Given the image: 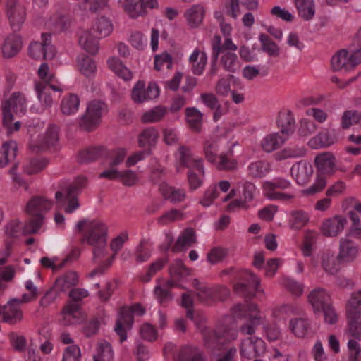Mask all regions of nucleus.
<instances>
[{
    "mask_svg": "<svg viewBox=\"0 0 361 361\" xmlns=\"http://www.w3.org/2000/svg\"><path fill=\"white\" fill-rule=\"evenodd\" d=\"M18 152V145L14 140L4 142L0 147V168H4L9 164H13L10 173H13L19 165L16 161Z\"/></svg>",
    "mask_w": 361,
    "mask_h": 361,
    "instance_id": "0eeeda50",
    "label": "nucleus"
},
{
    "mask_svg": "<svg viewBox=\"0 0 361 361\" xmlns=\"http://www.w3.org/2000/svg\"><path fill=\"white\" fill-rule=\"evenodd\" d=\"M288 138L279 133L267 135L262 141L261 146L267 152L279 149Z\"/></svg>",
    "mask_w": 361,
    "mask_h": 361,
    "instance_id": "4be33fe9",
    "label": "nucleus"
},
{
    "mask_svg": "<svg viewBox=\"0 0 361 361\" xmlns=\"http://www.w3.org/2000/svg\"><path fill=\"white\" fill-rule=\"evenodd\" d=\"M6 13L13 32L20 30L26 17L25 6L18 0L6 1Z\"/></svg>",
    "mask_w": 361,
    "mask_h": 361,
    "instance_id": "20e7f679",
    "label": "nucleus"
},
{
    "mask_svg": "<svg viewBox=\"0 0 361 361\" xmlns=\"http://www.w3.org/2000/svg\"><path fill=\"white\" fill-rule=\"evenodd\" d=\"M169 259L166 258H160L157 259L154 262L152 263L147 272L145 276L142 278L143 282H148L150 281L152 276H154L158 271L161 270L164 265L168 262Z\"/></svg>",
    "mask_w": 361,
    "mask_h": 361,
    "instance_id": "6e6d98bb",
    "label": "nucleus"
},
{
    "mask_svg": "<svg viewBox=\"0 0 361 361\" xmlns=\"http://www.w3.org/2000/svg\"><path fill=\"white\" fill-rule=\"evenodd\" d=\"M106 154V149L102 146L90 147L79 152L78 161L80 164H87L94 161Z\"/></svg>",
    "mask_w": 361,
    "mask_h": 361,
    "instance_id": "412c9836",
    "label": "nucleus"
},
{
    "mask_svg": "<svg viewBox=\"0 0 361 361\" xmlns=\"http://www.w3.org/2000/svg\"><path fill=\"white\" fill-rule=\"evenodd\" d=\"M361 121V112L357 110L345 111L341 116V127L343 129L349 128L353 124Z\"/></svg>",
    "mask_w": 361,
    "mask_h": 361,
    "instance_id": "49530a36",
    "label": "nucleus"
},
{
    "mask_svg": "<svg viewBox=\"0 0 361 361\" xmlns=\"http://www.w3.org/2000/svg\"><path fill=\"white\" fill-rule=\"evenodd\" d=\"M228 255V250L225 248L216 247L212 248L207 255L209 263L214 264L222 262Z\"/></svg>",
    "mask_w": 361,
    "mask_h": 361,
    "instance_id": "603ef678",
    "label": "nucleus"
},
{
    "mask_svg": "<svg viewBox=\"0 0 361 361\" xmlns=\"http://www.w3.org/2000/svg\"><path fill=\"white\" fill-rule=\"evenodd\" d=\"M180 151L181 165L188 168L189 170H193V169H195L202 175V176H204L205 171L202 164V159H194L192 157L190 150L184 146L180 147Z\"/></svg>",
    "mask_w": 361,
    "mask_h": 361,
    "instance_id": "2eb2a0df",
    "label": "nucleus"
},
{
    "mask_svg": "<svg viewBox=\"0 0 361 361\" xmlns=\"http://www.w3.org/2000/svg\"><path fill=\"white\" fill-rule=\"evenodd\" d=\"M107 2L108 0H84V9L92 13L99 12L106 6Z\"/></svg>",
    "mask_w": 361,
    "mask_h": 361,
    "instance_id": "680f3d73",
    "label": "nucleus"
},
{
    "mask_svg": "<svg viewBox=\"0 0 361 361\" xmlns=\"http://www.w3.org/2000/svg\"><path fill=\"white\" fill-rule=\"evenodd\" d=\"M17 298L10 300L6 305H4L3 321L11 324H15L23 319V312L19 307Z\"/></svg>",
    "mask_w": 361,
    "mask_h": 361,
    "instance_id": "9b49d317",
    "label": "nucleus"
},
{
    "mask_svg": "<svg viewBox=\"0 0 361 361\" xmlns=\"http://www.w3.org/2000/svg\"><path fill=\"white\" fill-rule=\"evenodd\" d=\"M289 328L296 336L304 338L310 329V322L305 318H294L290 320Z\"/></svg>",
    "mask_w": 361,
    "mask_h": 361,
    "instance_id": "c85d7f7f",
    "label": "nucleus"
},
{
    "mask_svg": "<svg viewBox=\"0 0 361 361\" xmlns=\"http://www.w3.org/2000/svg\"><path fill=\"white\" fill-rule=\"evenodd\" d=\"M178 361H204L195 347L185 346L180 350Z\"/></svg>",
    "mask_w": 361,
    "mask_h": 361,
    "instance_id": "09e8293b",
    "label": "nucleus"
},
{
    "mask_svg": "<svg viewBox=\"0 0 361 361\" xmlns=\"http://www.w3.org/2000/svg\"><path fill=\"white\" fill-rule=\"evenodd\" d=\"M106 110V105L105 103L99 100L90 102L85 113L80 119V126L85 130L91 131L94 130L100 123L102 114Z\"/></svg>",
    "mask_w": 361,
    "mask_h": 361,
    "instance_id": "7ed1b4c3",
    "label": "nucleus"
},
{
    "mask_svg": "<svg viewBox=\"0 0 361 361\" xmlns=\"http://www.w3.org/2000/svg\"><path fill=\"white\" fill-rule=\"evenodd\" d=\"M52 206L53 202L44 197H32L26 204L25 212L28 219L23 227V234L27 235L37 233L43 224L44 214Z\"/></svg>",
    "mask_w": 361,
    "mask_h": 361,
    "instance_id": "f257e3e1",
    "label": "nucleus"
},
{
    "mask_svg": "<svg viewBox=\"0 0 361 361\" xmlns=\"http://www.w3.org/2000/svg\"><path fill=\"white\" fill-rule=\"evenodd\" d=\"M158 137L159 133L154 127L145 128L139 135V146L141 147L147 145L152 146L155 145Z\"/></svg>",
    "mask_w": 361,
    "mask_h": 361,
    "instance_id": "c9c22d12",
    "label": "nucleus"
},
{
    "mask_svg": "<svg viewBox=\"0 0 361 361\" xmlns=\"http://www.w3.org/2000/svg\"><path fill=\"white\" fill-rule=\"evenodd\" d=\"M347 224V219L341 216H335L322 224V232L326 236L334 237L340 233Z\"/></svg>",
    "mask_w": 361,
    "mask_h": 361,
    "instance_id": "f8f14e48",
    "label": "nucleus"
},
{
    "mask_svg": "<svg viewBox=\"0 0 361 361\" xmlns=\"http://www.w3.org/2000/svg\"><path fill=\"white\" fill-rule=\"evenodd\" d=\"M145 243V240H142L135 251V260L138 263L147 261L151 256V252L144 247Z\"/></svg>",
    "mask_w": 361,
    "mask_h": 361,
    "instance_id": "69168bd1",
    "label": "nucleus"
},
{
    "mask_svg": "<svg viewBox=\"0 0 361 361\" xmlns=\"http://www.w3.org/2000/svg\"><path fill=\"white\" fill-rule=\"evenodd\" d=\"M113 26L111 21L104 17L97 19L92 27V30L97 33L98 38L108 36L111 32Z\"/></svg>",
    "mask_w": 361,
    "mask_h": 361,
    "instance_id": "a19ab883",
    "label": "nucleus"
},
{
    "mask_svg": "<svg viewBox=\"0 0 361 361\" xmlns=\"http://www.w3.org/2000/svg\"><path fill=\"white\" fill-rule=\"evenodd\" d=\"M306 151L307 149L304 146H288L275 154L276 159L281 161L287 159L302 157L305 155Z\"/></svg>",
    "mask_w": 361,
    "mask_h": 361,
    "instance_id": "cd10ccee",
    "label": "nucleus"
},
{
    "mask_svg": "<svg viewBox=\"0 0 361 361\" xmlns=\"http://www.w3.org/2000/svg\"><path fill=\"white\" fill-rule=\"evenodd\" d=\"M3 105L11 110L13 109L16 113L23 112L26 109V99L22 93L13 92Z\"/></svg>",
    "mask_w": 361,
    "mask_h": 361,
    "instance_id": "2f4dec72",
    "label": "nucleus"
},
{
    "mask_svg": "<svg viewBox=\"0 0 361 361\" xmlns=\"http://www.w3.org/2000/svg\"><path fill=\"white\" fill-rule=\"evenodd\" d=\"M212 305L217 302L225 301L230 295V290L225 286H216L211 288Z\"/></svg>",
    "mask_w": 361,
    "mask_h": 361,
    "instance_id": "3c124183",
    "label": "nucleus"
},
{
    "mask_svg": "<svg viewBox=\"0 0 361 361\" xmlns=\"http://www.w3.org/2000/svg\"><path fill=\"white\" fill-rule=\"evenodd\" d=\"M185 115L190 128L194 132H200L203 114L197 109L189 107L185 109Z\"/></svg>",
    "mask_w": 361,
    "mask_h": 361,
    "instance_id": "7c9ffc66",
    "label": "nucleus"
},
{
    "mask_svg": "<svg viewBox=\"0 0 361 361\" xmlns=\"http://www.w3.org/2000/svg\"><path fill=\"white\" fill-rule=\"evenodd\" d=\"M249 174L253 178H262L266 173V164L262 161L252 163L248 167Z\"/></svg>",
    "mask_w": 361,
    "mask_h": 361,
    "instance_id": "0e129e2a",
    "label": "nucleus"
},
{
    "mask_svg": "<svg viewBox=\"0 0 361 361\" xmlns=\"http://www.w3.org/2000/svg\"><path fill=\"white\" fill-rule=\"evenodd\" d=\"M88 185V178L84 175H79L76 176L73 182L69 185L66 189V195H79L82 190L86 188Z\"/></svg>",
    "mask_w": 361,
    "mask_h": 361,
    "instance_id": "473e14b6",
    "label": "nucleus"
},
{
    "mask_svg": "<svg viewBox=\"0 0 361 361\" xmlns=\"http://www.w3.org/2000/svg\"><path fill=\"white\" fill-rule=\"evenodd\" d=\"M79 279L77 272L70 271L64 275L59 277L55 282V288L60 292H65L66 290L78 284Z\"/></svg>",
    "mask_w": 361,
    "mask_h": 361,
    "instance_id": "393cba45",
    "label": "nucleus"
},
{
    "mask_svg": "<svg viewBox=\"0 0 361 361\" xmlns=\"http://www.w3.org/2000/svg\"><path fill=\"white\" fill-rule=\"evenodd\" d=\"M22 48V40L20 35H11L7 37L2 47V53L5 58L15 56Z\"/></svg>",
    "mask_w": 361,
    "mask_h": 361,
    "instance_id": "a211bd4d",
    "label": "nucleus"
},
{
    "mask_svg": "<svg viewBox=\"0 0 361 361\" xmlns=\"http://www.w3.org/2000/svg\"><path fill=\"white\" fill-rule=\"evenodd\" d=\"M196 243L195 231L192 228H185L177 239L171 250L173 252H179L186 247H191Z\"/></svg>",
    "mask_w": 361,
    "mask_h": 361,
    "instance_id": "f3484780",
    "label": "nucleus"
},
{
    "mask_svg": "<svg viewBox=\"0 0 361 361\" xmlns=\"http://www.w3.org/2000/svg\"><path fill=\"white\" fill-rule=\"evenodd\" d=\"M167 112L166 109L162 106H157L145 112L142 116V123H155L161 120Z\"/></svg>",
    "mask_w": 361,
    "mask_h": 361,
    "instance_id": "58836bf2",
    "label": "nucleus"
},
{
    "mask_svg": "<svg viewBox=\"0 0 361 361\" xmlns=\"http://www.w3.org/2000/svg\"><path fill=\"white\" fill-rule=\"evenodd\" d=\"M80 105V99L75 94H70L61 100V110L66 116H70L76 113Z\"/></svg>",
    "mask_w": 361,
    "mask_h": 361,
    "instance_id": "c756f323",
    "label": "nucleus"
},
{
    "mask_svg": "<svg viewBox=\"0 0 361 361\" xmlns=\"http://www.w3.org/2000/svg\"><path fill=\"white\" fill-rule=\"evenodd\" d=\"M80 348L76 345H72L66 348L63 361H80Z\"/></svg>",
    "mask_w": 361,
    "mask_h": 361,
    "instance_id": "774afa93",
    "label": "nucleus"
},
{
    "mask_svg": "<svg viewBox=\"0 0 361 361\" xmlns=\"http://www.w3.org/2000/svg\"><path fill=\"white\" fill-rule=\"evenodd\" d=\"M299 16L308 21L315 14V5L313 0H293Z\"/></svg>",
    "mask_w": 361,
    "mask_h": 361,
    "instance_id": "bb28decb",
    "label": "nucleus"
},
{
    "mask_svg": "<svg viewBox=\"0 0 361 361\" xmlns=\"http://www.w3.org/2000/svg\"><path fill=\"white\" fill-rule=\"evenodd\" d=\"M100 322L97 318H93L84 324L82 332L87 337H91L97 334Z\"/></svg>",
    "mask_w": 361,
    "mask_h": 361,
    "instance_id": "338daca9",
    "label": "nucleus"
},
{
    "mask_svg": "<svg viewBox=\"0 0 361 361\" xmlns=\"http://www.w3.org/2000/svg\"><path fill=\"white\" fill-rule=\"evenodd\" d=\"M169 274L173 279L180 280L190 274V270L184 265L181 259H178L170 265Z\"/></svg>",
    "mask_w": 361,
    "mask_h": 361,
    "instance_id": "a18cd8bd",
    "label": "nucleus"
},
{
    "mask_svg": "<svg viewBox=\"0 0 361 361\" xmlns=\"http://www.w3.org/2000/svg\"><path fill=\"white\" fill-rule=\"evenodd\" d=\"M219 276L224 278V276H228L230 281L233 284L236 283L238 279H246V277H250V275L247 274V270L240 269L234 267H231L223 269L219 273Z\"/></svg>",
    "mask_w": 361,
    "mask_h": 361,
    "instance_id": "37998d69",
    "label": "nucleus"
},
{
    "mask_svg": "<svg viewBox=\"0 0 361 361\" xmlns=\"http://www.w3.org/2000/svg\"><path fill=\"white\" fill-rule=\"evenodd\" d=\"M341 261L338 255L335 257L333 252L328 251L322 255V267L327 274L334 275L339 271Z\"/></svg>",
    "mask_w": 361,
    "mask_h": 361,
    "instance_id": "5701e85b",
    "label": "nucleus"
},
{
    "mask_svg": "<svg viewBox=\"0 0 361 361\" xmlns=\"http://www.w3.org/2000/svg\"><path fill=\"white\" fill-rule=\"evenodd\" d=\"M348 324L361 323L360 301L358 297L353 295L349 300L346 306Z\"/></svg>",
    "mask_w": 361,
    "mask_h": 361,
    "instance_id": "aec40b11",
    "label": "nucleus"
},
{
    "mask_svg": "<svg viewBox=\"0 0 361 361\" xmlns=\"http://www.w3.org/2000/svg\"><path fill=\"white\" fill-rule=\"evenodd\" d=\"M15 273V269L11 265L0 267V291L5 290L6 285L4 282L12 281Z\"/></svg>",
    "mask_w": 361,
    "mask_h": 361,
    "instance_id": "4d7b16f0",
    "label": "nucleus"
},
{
    "mask_svg": "<svg viewBox=\"0 0 361 361\" xmlns=\"http://www.w3.org/2000/svg\"><path fill=\"white\" fill-rule=\"evenodd\" d=\"M124 9L131 18H137L145 13L144 1L125 0Z\"/></svg>",
    "mask_w": 361,
    "mask_h": 361,
    "instance_id": "4c0bfd02",
    "label": "nucleus"
},
{
    "mask_svg": "<svg viewBox=\"0 0 361 361\" xmlns=\"http://www.w3.org/2000/svg\"><path fill=\"white\" fill-rule=\"evenodd\" d=\"M200 99L204 104L212 110L221 109V104L213 93H202Z\"/></svg>",
    "mask_w": 361,
    "mask_h": 361,
    "instance_id": "e2e57ef3",
    "label": "nucleus"
},
{
    "mask_svg": "<svg viewBox=\"0 0 361 361\" xmlns=\"http://www.w3.org/2000/svg\"><path fill=\"white\" fill-rule=\"evenodd\" d=\"M326 185V178L322 176H317L315 183L308 188L303 190L302 193L306 195H313L321 192Z\"/></svg>",
    "mask_w": 361,
    "mask_h": 361,
    "instance_id": "bf43d9fd",
    "label": "nucleus"
},
{
    "mask_svg": "<svg viewBox=\"0 0 361 361\" xmlns=\"http://www.w3.org/2000/svg\"><path fill=\"white\" fill-rule=\"evenodd\" d=\"M133 322L134 318L131 316L130 311L120 310L114 331L119 336L121 343H123L127 339V331L132 329Z\"/></svg>",
    "mask_w": 361,
    "mask_h": 361,
    "instance_id": "9d476101",
    "label": "nucleus"
},
{
    "mask_svg": "<svg viewBox=\"0 0 361 361\" xmlns=\"http://www.w3.org/2000/svg\"><path fill=\"white\" fill-rule=\"evenodd\" d=\"M247 274L250 277H246V279H238L233 284V291L235 293L243 296L245 301L252 298L258 289L260 281L253 273L247 271Z\"/></svg>",
    "mask_w": 361,
    "mask_h": 361,
    "instance_id": "39448f33",
    "label": "nucleus"
},
{
    "mask_svg": "<svg viewBox=\"0 0 361 361\" xmlns=\"http://www.w3.org/2000/svg\"><path fill=\"white\" fill-rule=\"evenodd\" d=\"M331 66L334 71L342 68L350 69L348 66V51L346 49L339 50L331 59Z\"/></svg>",
    "mask_w": 361,
    "mask_h": 361,
    "instance_id": "ea45409f",
    "label": "nucleus"
},
{
    "mask_svg": "<svg viewBox=\"0 0 361 361\" xmlns=\"http://www.w3.org/2000/svg\"><path fill=\"white\" fill-rule=\"evenodd\" d=\"M184 16L191 27H197L202 22L204 9L202 5L195 4L185 11Z\"/></svg>",
    "mask_w": 361,
    "mask_h": 361,
    "instance_id": "b1692460",
    "label": "nucleus"
},
{
    "mask_svg": "<svg viewBox=\"0 0 361 361\" xmlns=\"http://www.w3.org/2000/svg\"><path fill=\"white\" fill-rule=\"evenodd\" d=\"M245 323L240 327V331L243 335H252L255 333L256 327L263 323V319L260 315L250 314L249 318H246Z\"/></svg>",
    "mask_w": 361,
    "mask_h": 361,
    "instance_id": "e433bc0d",
    "label": "nucleus"
},
{
    "mask_svg": "<svg viewBox=\"0 0 361 361\" xmlns=\"http://www.w3.org/2000/svg\"><path fill=\"white\" fill-rule=\"evenodd\" d=\"M233 314L238 318H249L250 314H259L258 307L255 303H238L233 308Z\"/></svg>",
    "mask_w": 361,
    "mask_h": 361,
    "instance_id": "f704fd0d",
    "label": "nucleus"
},
{
    "mask_svg": "<svg viewBox=\"0 0 361 361\" xmlns=\"http://www.w3.org/2000/svg\"><path fill=\"white\" fill-rule=\"evenodd\" d=\"M319 313L323 314L324 322L328 324L333 325L338 322V314L333 306V302L326 305L324 309L318 312Z\"/></svg>",
    "mask_w": 361,
    "mask_h": 361,
    "instance_id": "864d4df0",
    "label": "nucleus"
},
{
    "mask_svg": "<svg viewBox=\"0 0 361 361\" xmlns=\"http://www.w3.org/2000/svg\"><path fill=\"white\" fill-rule=\"evenodd\" d=\"M265 352V343L259 338L248 337L241 343L240 355L249 360L260 356Z\"/></svg>",
    "mask_w": 361,
    "mask_h": 361,
    "instance_id": "6e6552de",
    "label": "nucleus"
},
{
    "mask_svg": "<svg viewBox=\"0 0 361 361\" xmlns=\"http://www.w3.org/2000/svg\"><path fill=\"white\" fill-rule=\"evenodd\" d=\"M78 66L81 73L86 77L93 75L96 71V65L92 58L82 55L78 58Z\"/></svg>",
    "mask_w": 361,
    "mask_h": 361,
    "instance_id": "c03bdc74",
    "label": "nucleus"
},
{
    "mask_svg": "<svg viewBox=\"0 0 361 361\" xmlns=\"http://www.w3.org/2000/svg\"><path fill=\"white\" fill-rule=\"evenodd\" d=\"M290 171L296 182L300 185H303L307 183L312 176L313 169L310 164L305 161H300L292 166Z\"/></svg>",
    "mask_w": 361,
    "mask_h": 361,
    "instance_id": "4468645a",
    "label": "nucleus"
},
{
    "mask_svg": "<svg viewBox=\"0 0 361 361\" xmlns=\"http://www.w3.org/2000/svg\"><path fill=\"white\" fill-rule=\"evenodd\" d=\"M276 123L281 135L288 138L293 133L295 118L290 111L279 112Z\"/></svg>",
    "mask_w": 361,
    "mask_h": 361,
    "instance_id": "dca6fc26",
    "label": "nucleus"
},
{
    "mask_svg": "<svg viewBox=\"0 0 361 361\" xmlns=\"http://www.w3.org/2000/svg\"><path fill=\"white\" fill-rule=\"evenodd\" d=\"M47 160L44 158L32 159L23 166V170L28 175L37 173L47 166Z\"/></svg>",
    "mask_w": 361,
    "mask_h": 361,
    "instance_id": "8fccbe9b",
    "label": "nucleus"
},
{
    "mask_svg": "<svg viewBox=\"0 0 361 361\" xmlns=\"http://www.w3.org/2000/svg\"><path fill=\"white\" fill-rule=\"evenodd\" d=\"M107 227L98 220L89 221L87 231L81 239V243L86 241L94 247V259L103 255V250L106 245Z\"/></svg>",
    "mask_w": 361,
    "mask_h": 361,
    "instance_id": "f03ea898",
    "label": "nucleus"
},
{
    "mask_svg": "<svg viewBox=\"0 0 361 361\" xmlns=\"http://www.w3.org/2000/svg\"><path fill=\"white\" fill-rule=\"evenodd\" d=\"M192 284L195 290L192 295L197 298V300L200 303L212 305L211 288L200 281L197 279H194Z\"/></svg>",
    "mask_w": 361,
    "mask_h": 361,
    "instance_id": "6ab92c4d",
    "label": "nucleus"
},
{
    "mask_svg": "<svg viewBox=\"0 0 361 361\" xmlns=\"http://www.w3.org/2000/svg\"><path fill=\"white\" fill-rule=\"evenodd\" d=\"M259 41L262 44V50L269 56L277 57L279 56V47L266 34L259 35Z\"/></svg>",
    "mask_w": 361,
    "mask_h": 361,
    "instance_id": "72a5a7b5",
    "label": "nucleus"
},
{
    "mask_svg": "<svg viewBox=\"0 0 361 361\" xmlns=\"http://www.w3.org/2000/svg\"><path fill=\"white\" fill-rule=\"evenodd\" d=\"M317 130V125L312 121L302 119L300 121L298 134L300 137H308Z\"/></svg>",
    "mask_w": 361,
    "mask_h": 361,
    "instance_id": "5fc2aeb1",
    "label": "nucleus"
},
{
    "mask_svg": "<svg viewBox=\"0 0 361 361\" xmlns=\"http://www.w3.org/2000/svg\"><path fill=\"white\" fill-rule=\"evenodd\" d=\"M97 38V36L94 37L88 30H85L80 34L78 42L86 51L94 55L99 49Z\"/></svg>",
    "mask_w": 361,
    "mask_h": 361,
    "instance_id": "a878e982",
    "label": "nucleus"
},
{
    "mask_svg": "<svg viewBox=\"0 0 361 361\" xmlns=\"http://www.w3.org/2000/svg\"><path fill=\"white\" fill-rule=\"evenodd\" d=\"M145 82L138 81L132 90V99L136 103H142L147 99Z\"/></svg>",
    "mask_w": 361,
    "mask_h": 361,
    "instance_id": "13d9d810",
    "label": "nucleus"
},
{
    "mask_svg": "<svg viewBox=\"0 0 361 361\" xmlns=\"http://www.w3.org/2000/svg\"><path fill=\"white\" fill-rule=\"evenodd\" d=\"M109 68L119 77L125 80H130L132 77L130 71L126 68L117 58H112L108 61Z\"/></svg>",
    "mask_w": 361,
    "mask_h": 361,
    "instance_id": "79ce46f5",
    "label": "nucleus"
},
{
    "mask_svg": "<svg viewBox=\"0 0 361 361\" xmlns=\"http://www.w3.org/2000/svg\"><path fill=\"white\" fill-rule=\"evenodd\" d=\"M35 90L37 93V97L39 101H41L46 107H50L52 104V97L51 92L48 91L47 87H44L39 85L37 82L35 83Z\"/></svg>",
    "mask_w": 361,
    "mask_h": 361,
    "instance_id": "052dcab7",
    "label": "nucleus"
},
{
    "mask_svg": "<svg viewBox=\"0 0 361 361\" xmlns=\"http://www.w3.org/2000/svg\"><path fill=\"white\" fill-rule=\"evenodd\" d=\"M358 253L357 245L351 240L343 238L340 240L338 259L343 262H353Z\"/></svg>",
    "mask_w": 361,
    "mask_h": 361,
    "instance_id": "ddd939ff",
    "label": "nucleus"
},
{
    "mask_svg": "<svg viewBox=\"0 0 361 361\" xmlns=\"http://www.w3.org/2000/svg\"><path fill=\"white\" fill-rule=\"evenodd\" d=\"M221 63L224 68L231 73H235L240 68L236 54L231 52L224 54L221 58Z\"/></svg>",
    "mask_w": 361,
    "mask_h": 361,
    "instance_id": "de8ad7c7",
    "label": "nucleus"
},
{
    "mask_svg": "<svg viewBox=\"0 0 361 361\" xmlns=\"http://www.w3.org/2000/svg\"><path fill=\"white\" fill-rule=\"evenodd\" d=\"M307 299L314 314H318L319 310L333 302L330 293L325 288L321 287L312 289L309 293Z\"/></svg>",
    "mask_w": 361,
    "mask_h": 361,
    "instance_id": "1a4fd4ad",
    "label": "nucleus"
},
{
    "mask_svg": "<svg viewBox=\"0 0 361 361\" xmlns=\"http://www.w3.org/2000/svg\"><path fill=\"white\" fill-rule=\"evenodd\" d=\"M336 159L331 152H324L317 155L314 158V165L318 171L317 176H333L338 170Z\"/></svg>",
    "mask_w": 361,
    "mask_h": 361,
    "instance_id": "423d86ee",
    "label": "nucleus"
}]
</instances>
